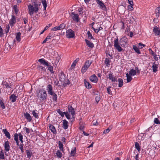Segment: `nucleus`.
<instances>
[{"instance_id": "2f4dec72", "label": "nucleus", "mask_w": 160, "mask_h": 160, "mask_svg": "<svg viewBox=\"0 0 160 160\" xmlns=\"http://www.w3.org/2000/svg\"><path fill=\"white\" fill-rule=\"evenodd\" d=\"M97 28L94 29V32L96 33H98L99 32L103 29V28L101 26H99L97 27Z\"/></svg>"}, {"instance_id": "a211bd4d", "label": "nucleus", "mask_w": 160, "mask_h": 160, "mask_svg": "<svg viewBox=\"0 0 160 160\" xmlns=\"http://www.w3.org/2000/svg\"><path fill=\"white\" fill-rule=\"evenodd\" d=\"M18 97L16 96L15 94H12L10 97V99L12 102H15L17 100Z\"/></svg>"}, {"instance_id": "49530a36", "label": "nucleus", "mask_w": 160, "mask_h": 160, "mask_svg": "<svg viewBox=\"0 0 160 160\" xmlns=\"http://www.w3.org/2000/svg\"><path fill=\"white\" fill-rule=\"evenodd\" d=\"M10 27L9 25H7L6 26L5 32L6 34H7L9 32L10 30Z\"/></svg>"}, {"instance_id": "c9c22d12", "label": "nucleus", "mask_w": 160, "mask_h": 160, "mask_svg": "<svg viewBox=\"0 0 160 160\" xmlns=\"http://www.w3.org/2000/svg\"><path fill=\"white\" fill-rule=\"evenodd\" d=\"M135 148L138 150V152L140 151V148L139 144L137 142H135Z\"/></svg>"}, {"instance_id": "f257e3e1", "label": "nucleus", "mask_w": 160, "mask_h": 160, "mask_svg": "<svg viewBox=\"0 0 160 160\" xmlns=\"http://www.w3.org/2000/svg\"><path fill=\"white\" fill-rule=\"evenodd\" d=\"M34 5H32L29 4L28 5V13L31 16L34 13H37L39 10V6H40V4H37L36 2H33Z\"/></svg>"}, {"instance_id": "f3484780", "label": "nucleus", "mask_w": 160, "mask_h": 160, "mask_svg": "<svg viewBox=\"0 0 160 160\" xmlns=\"http://www.w3.org/2000/svg\"><path fill=\"white\" fill-rule=\"evenodd\" d=\"M49 129L51 130L52 132L54 134H56L57 131L55 127L52 124H49Z\"/></svg>"}, {"instance_id": "39448f33", "label": "nucleus", "mask_w": 160, "mask_h": 160, "mask_svg": "<svg viewBox=\"0 0 160 160\" xmlns=\"http://www.w3.org/2000/svg\"><path fill=\"white\" fill-rule=\"evenodd\" d=\"M12 84L10 82H7L6 81H3L2 83V85L7 89L9 88L11 90L13 89L12 88Z\"/></svg>"}, {"instance_id": "9b49d317", "label": "nucleus", "mask_w": 160, "mask_h": 160, "mask_svg": "<svg viewBox=\"0 0 160 160\" xmlns=\"http://www.w3.org/2000/svg\"><path fill=\"white\" fill-rule=\"evenodd\" d=\"M12 48L10 47L8 44L6 43L3 48V52L4 53H7L9 52Z\"/></svg>"}, {"instance_id": "5fc2aeb1", "label": "nucleus", "mask_w": 160, "mask_h": 160, "mask_svg": "<svg viewBox=\"0 0 160 160\" xmlns=\"http://www.w3.org/2000/svg\"><path fill=\"white\" fill-rule=\"evenodd\" d=\"M59 26V28L60 30L63 29L66 26V25L64 23H62Z\"/></svg>"}, {"instance_id": "f8f14e48", "label": "nucleus", "mask_w": 160, "mask_h": 160, "mask_svg": "<svg viewBox=\"0 0 160 160\" xmlns=\"http://www.w3.org/2000/svg\"><path fill=\"white\" fill-rule=\"evenodd\" d=\"M89 79L91 82L94 83H96L98 81V78L95 74H93L89 78Z\"/></svg>"}, {"instance_id": "0e129e2a", "label": "nucleus", "mask_w": 160, "mask_h": 160, "mask_svg": "<svg viewBox=\"0 0 160 160\" xmlns=\"http://www.w3.org/2000/svg\"><path fill=\"white\" fill-rule=\"evenodd\" d=\"M23 144H20L19 148L20 149L22 153H23L24 152V149H23Z\"/></svg>"}, {"instance_id": "f03ea898", "label": "nucleus", "mask_w": 160, "mask_h": 160, "mask_svg": "<svg viewBox=\"0 0 160 160\" xmlns=\"http://www.w3.org/2000/svg\"><path fill=\"white\" fill-rule=\"evenodd\" d=\"M37 96L41 101L45 100L47 98L46 91L43 89H41L39 90L37 93Z\"/></svg>"}, {"instance_id": "de8ad7c7", "label": "nucleus", "mask_w": 160, "mask_h": 160, "mask_svg": "<svg viewBox=\"0 0 160 160\" xmlns=\"http://www.w3.org/2000/svg\"><path fill=\"white\" fill-rule=\"evenodd\" d=\"M56 154L57 156L59 158H61L62 156V153L59 150H58L56 153Z\"/></svg>"}, {"instance_id": "7c9ffc66", "label": "nucleus", "mask_w": 160, "mask_h": 160, "mask_svg": "<svg viewBox=\"0 0 160 160\" xmlns=\"http://www.w3.org/2000/svg\"><path fill=\"white\" fill-rule=\"evenodd\" d=\"M133 49L138 54L141 53V52L139 49V48L135 45H133Z\"/></svg>"}, {"instance_id": "0eeeda50", "label": "nucleus", "mask_w": 160, "mask_h": 160, "mask_svg": "<svg viewBox=\"0 0 160 160\" xmlns=\"http://www.w3.org/2000/svg\"><path fill=\"white\" fill-rule=\"evenodd\" d=\"M96 2L100 6V8L104 11L106 10V8L104 3L100 0H97Z\"/></svg>"}, {"instance_id": "cd10ccee", "label": "nucleus", "mask_w": 160, "mask_h": 160, "mask_svg": "<svg viewBox=\"0 0 160 160\" xmlns=\"http://www.w3.org/2000/svg\"><path fill=\"white\" fill-rule=\"evenodd\" d=\"M136 73L137 72L135 70L132 69L130 70L129 74L132 76H134L136 75Z\"/></svg>"}, {"instance_id": "7ed1b4c3", "label": "nucleus", "mask_w": 160, "mask_h": 160, "mask_svg": "<svg viewBox=\"0 0 160 160\" xmlns=\"http://www.w3.org/2000/svg\"><path fill=\"white\" fill-rule=\"evenodd\" d=\"M107 78H108L110 80H111L113 82V85L114 86H115L117 85V84L114 83L115 82H117V78H115V77L113 76V74L112 73L110 72L108 75H107Z\"/></svg>"}, {"instance_id": "412c9836", "label": "nucleus", "mask_w": 160, "mask_h": 160, "mask_svg": "<svg viewBox=\"0 0 160 160\" xmlns=\"http://www.w3.org/2000/svg\"><path fill=\"white\" fill-rule=\"evenodd\" d=\"M47 90L48 94H51L53 91L52 86L51 85H48L47 87Z\"/></svg>"}, {"instance_id": "72a5a7b5", "label": "nucleus", "mask_w": 160, "mask_h": 160, "mask_svg": "<svg viewBox=\"0 0 160 160\" xmlns=\"http://www.w3.org/2000/svg\"><path fill=\"white\" fill-rule=\"evenodd\" d=\"M76 149L75 147H74L73 149L72 150L71 152V155L72 156L74 157L75 156L76 153Z\"/></svg>"}, {"instance_id": "603ef678", "label": "nucleus", "mask_w": 160, "mask_h": 160, "mask_svg": "<svg viewBox=\"0 0 160 160\" xmlns=\"http://www.w3.org/2000/svg\"><path fill=\"white\" fill-rule=\"evenodd\" d=\"M111 86H109L108 87L107 89V92L110 95H112V91L111 90Z\"/></svg>"}, {"instance_id": "338daca9", "label": "nucleus", "mask_w": 160, "mask_h": 160, "mask_svg": "<svg viewBox=\"0 0 160 160\" xmlns=\"http://www.w3.org/2000/svg\"><path fill=\"white\" fill-rule=\"evenodd\" d=\"M18 136H19L18 134L17 133H16L14 134V140L15 141H17L18 140Z\"/></svg>"}, {"instance_id": "13d9d810", "label": "nucleus", "mask_w": 160, "mask_h": 160, "mask_svg": "<svg viewBox=\"0 0 160 160\" xmlns=\"http://www.w3.org/2000/svg\"><path fill=\"white\" fill-rule=\"evenodd\" d=\"M19 135V140L21 141L22 143H23V136L20 133H19L18 134Z\"/></svg>"}, {"instance_id": "a19ab883", "label": "nucleus", "mask_w": 160, "mask_h": 160, "mask_svg": "<svg viewBox=\"0 0 160 160\" xmlns=\"http://www.w3.org/2000/svg\"><path fill=\"white\" fill-rule=\"evenodd\" d=\"M58 146L59 147V149L62 151H63V145L62 143V142L61 141L58 142Z\"/></svg>"}, {"instance_id": "052dcab7", "label": "nucleus", "mask_w": 160, "mask_h": 160, "mask_svg": "<svg viewBox=\"0 0 160 160\" xmlns=\"http://www.w3.org/2000/svg\"><path fill=\"white\" fill-rule=\"evenodd\" d=\"M154 122L157 124H160V121L157 118H154Z\"/></svg>"}, {"instance_id": "6e6d98bb", "label": "nucleus", "mask_w": 160, "mask_h": 160, "mask_svg": "<svg viewBox=\"0 0 160 160\" xmlns=\"http://www.w3.org/2000/svg\"><path fill=\"white\" fill-rule=\"evenodd\" d=\"M59 30H60L59 28V26H56L52 29V30L53 31Z\"/></svg>"}, {"instance_id": "79ce46f5", "label": "nucleus", "mask_w": 160, "mask_h": 160, "mask_svg": "<svg viewBox=\"0 0 160 160\" xmlns=\"http://www.w3.org/2000/svg\"><path fill=\"white\" fill-rule=\"evenodd\" d=\"M60 58H61L58 55L57 57H56V60L54 62V64L56 65H57V64H58V62H59V60H60Z\"/></svg>"}, {"instance_id": "ea45409f", "label": "nucleus", "mask_w": 160, "mask_h": 160, "mask_svg": "<svg viewBox=\"0 0 160 160\" xmlns=\"http://www.w3.org/2000/svg\"><path fill=\"white\" fill-rule=\"evenodd\" d=\"M110 62L108 58H106L105 61V64L107 67H109L110 65Z\"/></svg>"}, {"instance_id": "6e6552de", "label": "nucleus", "mask_w": 160, "mask_h": 160, "mask_svg": "<svg viewBox=\"0 0 160 160\" xmlns=\"http://www.w3.org/2000/svg\"><path fill=\"white\" fill-rule=\"evenodd\" d=\"M16 22V18L14 15H12L11 18L9 21V24L11 27H12Z\"/></svg>"}, {"instance_id": "c756f323", "label": "nucleus", "mask_w": 160, "mask_h": 160, "mask_svg": "<svg viewBox=\"0 0 160 160\" xmlns=\"http://www.w3.org/2000/svg\"><path fill=\"white\" fill-rule=\"evenodd\" d=\"M79 59L78 58H76V60L74 61L72 63L71 68H74L76 66V63L79 61Z\"/></svg>"}, {"instance_id": "4c0bfd02", "label": "nucleus", "mask_w": 160, "mask_h": 160, "mask_svg": "<svg viewBox=\"0 0 160 160\" xmlns=\"http://www.w3.org/2000/svg\"><path fill=\"white\" fill-rule=\"evenodd\" d=\"M118 81L119 82L118 87H121L123 85V80L121 78H119Z\"/></svg>"}, {"instance_id": "4be33fe9", "label": "nucleus", "mask_w": 160, "mask_h": 160, "mask_svg": "<svg viewBox=\"0 0 160 160\" xmlns=\"http://www.w3.org/2000/svg\"><path fill=\"white\" fill-rule=\"evenodd\" d=\"M63 127L65 129H66L68 127V122L65 119L62 120Z\"/></svg>"}, {"instance_id": "58836bf2", "label": "nucleus", "mask_w": 160, "mask_h": 160, "mask_svg": "<svg viewBox=\"0 0 160 160\" xmlns=\"http://www.w3.org/2000/svg\"><path fill=\"white\" fill-rule=\"evenodd\" d=\"M48 67V70L50 71L51 73H53L54 71H53V67L51 66V65L48 64V66H47Z\"/></svg>"}, {"instance_id": "a878e982", "label": "nucleus", "mask_w": 160, "mask_h": 160, "mask_svg": "<svg viewBox=\"0 0 160 160\" xmlns=\"http://www.w3.org/2000/svg\"><path fill=\"white\" fill-rule=\"evenodd\" d=\"M87 45L90 48H92L94 47V44L90 41H85Z\"/></svg>"}, {"instance_id": "c85d7f7f", "label": "nucleus", "mask_w": 160, "mask_h": 160, "mask_svg": "<svg viewBox=\"0 0 160 160\" xmlns=\"http://www.w3.org/2000/svg\"><path fill=\"white\" fill-rule=\"evenodd\" d=\"M127 77V82H129L131 81L132 79V78L131 77L132 76L129 75L128 73L126 74Z\"/></svg>"}, {"instance_id": "680f3d73", "label": "nucleus", "mask_w": 160, "mask_h": 160, "mask_svg": "<svg viewBox=\"0 0 160 160\" xmlns=\"http://www.w3.org/2000/svg\"><path fill=\"white\" fill-rule=\"evenodd\" d=\"M27 155L28 158H30L31 156V152L28 150L26 151Z\"/></svg>"}, {"instance_id": "473e14b6", "label": "nucleus", "mask_w": 160, "mask_h": 160, "mask_svg": "<svg viewBox=\"0 0 160 160\" xmlns=\"http://www.w3.org/2000/svg\"><path fill=\"white\" fill-rule=\"evenodd\" d=\"M64 86H66L70 83V82L67 78L64 80V81L62 82Z\"/></svg>"}, {"instance_id": "8fccbe9b", "label": "nucleus", "mask_w": 160, "mask_h": 160, "mask_svg": "<svg viewBox=\"0 0 160 160\" xmlns=\"http://www.w3.org/2000/svg\"><path fill=\"white\" fill-rule=\"evenodd\" d=\"M21 33L20 32H17L16 36V38L17 40H19L20 39Z\"/></svg>"}, {"instance_id": "37998d69", "label": "nucleus", "mask_w": 160, "mask_h": 160, "mask_svg": "<svg viewBox=\"0 0 160 160\" xmlns=\"http://www.w3.org/2000/svg\"><path fill=\"white\" fill-rule=\"evenodd\" d=\"M0 107L2 109H4L5 108L4 102L2 100L0 101Z\"/></svg>"}, {"instance_id": "a18cd8bd", "label": "nucleus", "mask_w": 160, "mask_h": 160, "mask_svg": "<svg viewBox=\"0 0 160 160\" xmlns=\"http://www.w3.org/2000/svg\"><path fill=\"white\" fill-rule=\"evenodd\" d=\"M32 114L34 117L36 118H39L38 115V113L36 112L35 110H33L32 112Z\"/></svg>"}, {"instance_id": "1a4fd4ad", "label": "nucleus", "mask_w": 160, "mask_h": 160, "mask_svg": "<svg viewBox=\"0 0 160 160\" xmlns=\"http://www.w3.org/2000/svg\"><path fill=\"white\" fill-rule=\"evenodd\" d=\"M153 32L155 35L160 36V29L159 27L156 26L154 27Z\"/></svg>"}, {"instance_id": "9d476101", "label": "nucleus", "mask_w": 160, "mask_h": 160, "mask_svg": "<svg viewBox=\"0 0 160 160\" xmlns=\"http://www.w3.org/2000/svg\"><path fill=\"white\" fill-rule=\"evenodd\" d=\"M114 46L118 52H121L122 50V48L119 44L118 41H114Z\"/></svg>"}, {"instance_id": "09e8293b", "label": "nucleus", "mask_w": 160, "mask_h": 160, "mask_svg": "<svg viewBox=\"0 0 160 160\" xmlns=\"http://www.w3.org/2000/svg\"><path fill=\"white\" fill-rule=\"evenodd\" d=\"M87 35L89 39H93V38L92 34L89 31H88L87 32Z\"/></svg>"}, {"instance_id": "3c124183", "label": "nucleus", "mask_w": 160, "mask_h": 160, "mask_svg": "<svg viewBox=\"0 0 160 160\" xmlns=\"http://www.w3.org/2000/svg\"><path fill=\"white\" fill-rule=\"evenodd\" d=\"M57 112L62 116L63 117L65 112H62L60 109H58Z\"/></svg>"}, {"instance_id": "c03bdc74", "label": "nucleus", "mask_w": 160, "mask_h": 160, "mask_svg": "<svg viewBox=\"0 0 160 160\" xmlns=\"http://www.w3.org/2000/svg\"><path fill=\"white\" fill-rule=\"evenodd\" d=\"M54 38V37H53L52 34L50 33L48 36L44 40H47V39H52V40H54V39L53 38Z\"/></svg>"}, {"instance_id": "393cba45", "label": "nucleus", "mask_w": 160, "mask_h": 160, "mask_svg": "<svg viewBox=\"0 0 160 160\" xmlns=\"http://www.w3.org/2000/svg\"><path fill=\"white\" fill-rule=\"evenodd\" d=\"M156 16L158 18L159 16L160 13V7H157L155 11Z\"/></svg>"}, {"instance_id": "e2e57ef3", "label": "nucleus", "mask_w": 160, "mask_h": 160, "mask_svg": "<svg viewBox=\"0 0 160 160\" xmlns=\"http://www.w3.org/2000/svg\"><path fill=\"white\" fill-rule=\"evenodd\" d=\"M4 156L3 152L2 151L0 152V159H4Z\"/></svg>"}, {"instance_id": "774afa93", "label": "nucleus", "mask_w": 160, "mask_h": 160, "mask_svg": "<svg viewBox=\"0 0 160 160\" xmlns=\"http://www.w3.org/2000/svg\"><path fill=\"white\" fill-rule=\"evenodd\" d=\"M52 25V24L51 23H49L48 25H47L44 28V30L46 31L48 29V28L50 27Z\"/></svg>"}, {"instance_id": "4468645a", "label": "nucleus", "mask_w": 160, "mask_h": 160, "mask_svg": "<svg viewBox=\"0 0 160 160\" xmlns=\"http://www.w3.org/2000/svg\"><path fill=\"white\" fill-rule=\"evenodd\" d=\"M68 110L69 113L72 115V118H74V116L75 115V112L74 108L72 106H70L68 108Z\"/></svg>"}, {"instance_id": "e433bc0d", "label": "nucleus", "mask_w": 160, "mask_h": 160, "mask_svg": "<svg viewBox=\"0 0 160 160\" xmlns=\"http://www.w3.org/2000/svg\"><path fill=\"white\" fill-rule=\"evenodd\" d=\"M42 2L44 8V10H46L47 6V4L46 0H42Z\"/></svg>"}, {"instance_id": "dca6fc26", "label": "nucleus", "mask_w": 160, "mask_h": 160, "mask_svg": "<svg viewBox=\"0 0 160 160\" xmlns=\"http://www.w3.org/2000/svg\"><path fill=\"white\" fill-rule=\"evenodd\" d=\"M66 78L65 74L63 72H61L60 76V81L62 82L64 81Z\"/></svg>"}, {"instance_id": "2eb2a0df", "label": "nucleus", "mask_w": 160, "mask_h": 160, "mask_svg": "<svg viewBox=\"0 0 160 160\" xmlns=\"http://www.w3.org/2000/svg\"><path fill=\"white\" fill-rule=\"evenodd\" d=\"M4 146L5 148V150L7 152L9 151L10 150V146L9 145V142L8 141L5 142L4 144Z\"/></svg>"}, {"instance_id": "bb28decb", "label": "nucleus", "mask_w": 160, "mask_h": 160, "mask_svg": "<svg viewBox=\"0 0 160 160\" xmlns=\"http://www.w3.org/2000/svg\"><path fill=\"white\" fill-rule=\"evenodd\" d=\"M16 41H7L6 43L8 44L9 46L12 48L13 47L15 42Z\"/></svg>"}, {"instance_id": "423d86ee", "label": "nucleus", "mask_w": 160, "mask_h": 160, "mask_svg": "<svg viewBox=\"0 0 160 160\" xmlns=\"http://www.w3.org/2000/svg\"><path fill=\"white\" fill-rule=\"evenodd\" d=\"M66 35L68 38H72L74 36V32L71 29L68 30L66 32Z\"/></svg>"}, {"instance_id": "aec40b11", "label": "nucleus", "mask_w": 160, "mask_h": 160, "mask_svg": "<svg viewBox=\"0 0 160 160\" xmlns=\"http://www.w3.org/2000/svg\"><path fill=\"white\" fill-rule=\"evenodd\" d=\"M24 116L25 118L28 121L30 122L31 121L32 118L28 112L24 113Z\"/></svg>"}, {"instance_id": "4d7b16f0", "label": "nucleus", "mask_w": 160, "mask_h": 160, "mask_svg": "<svg viewBox=\"0 0 160 160\" xmlns=\"http://www.w3.org/2000/svg\"><path fill=\"white\" fill-rule=\"evenodd\" d=\"M88 69V68L84 66L81 69V72H82V73H84Z\"/></svg>"}, {"instance_id": "864d4df0", "label": "nucleus", "mask_w": 160, "mask_h": 160, "mask_svg": "<svg viewBox=\"0 0 160 160\" xmlns=\"http://www.w3.org/2000/svg\"><path fill=\"white\" fill-rule=\"evenodd\" d=\"M13 8L14 10L15 14H17L18 11V9L17 8V6L16 5H14L13 7Z\"/></svg>"}, {"instance_id": "69168bd1", "label": "nucleus", "mask_w": 160, "mask_h": 160, "mask_svg": "<svg viewBox=\"0 0 160 160\" xmlns=\"http://www.w3.org/2000/svg\"><path fill=\"white\" fill-rule=\"evenodd\" d=\"M145 46V45L141 43H139L138 44V48H139L142 49Z\"/></svg>"}, {"instance_id": "6ab92c4d", "label": "nucleus", "mask_w": 160, "mask_h": 160, "mask_svg": "<svg viewBox=\"0 0 160 160\" xmlns=\"http://www.w3.org/2000/svg\"><path fill=\"white\" fill-rule=\"evenodd\" d=\"M84 83L86 88L87 89H90L92 88V85L86 79H84Z\"/></svg>"}, {"instance_id": "b1692460", "label": "nucleus", "mask_w": 160, "mask_h": 160, "mask_svg": "<svg viewBox=\"0 0 160 160\" xmlns=\"http://www.w3.org/2000/svg\"><path fill=\"white\" fill-rule=\"evenodd\" d=\"M158 67V64L154 63L152 66V68L153 72H156L158 71L157 69Z\"/></svg>"}, {"instance_id": "bf43d9fd", "label": "nucleus", "mask_w": 160, "mask_h": 160, "mask_svg": "<svg viewBox=\"0 0 160 160\" xmlns=\"http://www.w3.org/2000/svg\"><path fill=\"white\" fill-rule=\"evenodd\" d=\"M134 21H135L134 18H133L132 16H130L129 18V23H132Z\"/></svg>"}, {"instance_id": "20e7f679", "label": "nucleus", "mask_w": 160, "mask_h": 160, "mask_svg": "<svg viewBox=\"0 0 160 160\" xmlns=\"http://www.w3.org/2000/svg\"><path fill=\"white\" fill-rule=\"evenodd\" d=\"M71 18L72 20L75 23H77L80 20L78 15L77 14H75L74 12L72 13Z\"/></svg>"}, {"instance_id": "5701e85b", "label": "nucleus", "mask_w": 160, "mask_h": 160, "mask_svg": "<svg viewBox=\"0 0 160 160\" xmlns=\"http://www.w3.org/2000/svg\"><path fill=\"white\" fill-rule=\"evenodd\" d=\"M3 132L5 134V136L8 139L11 138L10 133L7 131L6 129H3Z\"/></svg>"}, {"instance_id": "ddd939ff", "label": "nucleus", "mask_w": 160, "mask_h": 160, "mask_svg": "<svg viewBox=\"0 0 160 160\" xmlns=\"http://www.w3.org/2000/svg\"><path fill=\"white\" fill-rule=\"evenodd\" d=\"M38 61L40 62L41 64H42L44 66H48L49 63L48 61L45 60L43 58L40 59L38 60Z\"/></svg>"}, {"instance_id": "f704fd0d", "label": "nucleus", "mask_w": 160, "mask_h": 160, "mask_svg": "<svg viewBox=\"0 0 160 160\" xmlns=\"http://www.w3.org/2000/svg\"><path fill=\"white\" fill-rule=\"evenodd\" d=\"M92 63V62L89 60L87 61L86 62L84 66L88 68L90 67Z\"/></svg>"}]
</instances>
